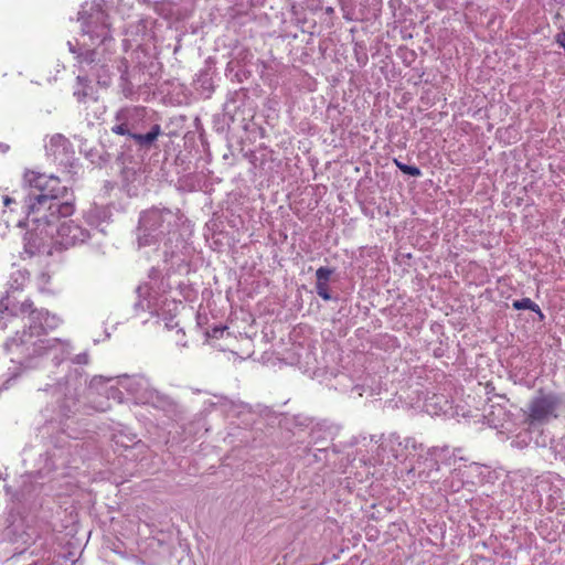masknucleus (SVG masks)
Returning <instances> with one entry per match:
<instances>
[{
    "label": "nucleus",
    "mask_w": 565,
    "mask_h": 565,
    "mask_svg": "<svg viewBox=\"0 0 565 565\" xmlns=\"http://www.w3.org/2000/svg\"><path fill=\"white\" fill-rule=\"evenodd\" d=\"M182 215L178 209L151 207L139 217L137 239L139 246L157 244V252L162 256L163 267L151 268L148 280L138 286L137 301L134 305L136 317L145 323L149 318L162 320L167 329L178 326L174 318L178 303L168 294L173 285L170 276L177 271H188L191 246L181 238L179 227Z\"/></svg>",
    "instance_id": "1"
},
{
    "label": "nucleus",
    "mask_w": 565,
    "mask_h": 565,
    "mask_svg": "<svg viewBox=\"0 0 565 565\" xmlns=\"http://www.w3.org/2000/svg\"><path fill=\"white\" fill-rule=\"evenodd\" d=\"M28 193L23 200L26 232L24 253L52 255L53 249L68 248L85 243L90 231L73 220L75 211L73 192L54 175L34 171L24 174Z\"/></svg>",
    "instance_id": "2"
},
{
    "label": "nucleus",
    "mask_w": 565,
    "mask_h": 565,
    "mask_svg": "<svg viewBox=\"0 0 565 565\" xmlns=\"http://www.w3.org/2000/svg\"><path fill=\"white\" fill-rule=\"evenodd\" d=\"M1 302V313L10 315L11 307H4ZM21 312L24 322L23 330L17 331L10 337L4 348L10 358L11 366L8 369V384L24 371L33 370L42 365L45 359H51L55 365L66 360L73 348L66 340L57 338H43L47 331L56 329L62 320L56 315L50 313L46 309H38L31 302L20 305L12 312Z\"/></svg>",
    "instance_id": "3"
},
{
    "label": "nucleus",
    "mask_w": 565,
    "mask_h": 565,
    "mask_svg": "<svg viewBox=\"0 0 565 565\" xmlns=\"http://www.w3.org/2000/svg\"><path fill=\"white\" fill-rule=\"evenodd\" d=\"M371 441L379 443V448L382 451L388 452L397 462L405 465V470L411 480L414 482L415 478L426 480L429 478V472H425V466L431 470H438V462L435 459V448H427L423 443L417 441L414 437H402L396 433H391L386 437L372 436Z\"/></svg>",
    "instance_id": "4"
},
{
    "label": "nucleus",
    "mask_w": 565,
    "mask_h": 565,
    "mask_svg": "<svg viewBox=\"0 0 565 565\" xmlns=\"http://www.w3.org/2000/svg\"><path fill=\"white\" fill-rule=\"evenodd\" d=\"M153 113L143 106H125L114 116L111 132L131 139L141 149H150L160 135L161 126L153 122Z\"/></svg>",
    "instance_id": "5"
},
{
    "label": "nucleus",
    "mask_w": 565,
    "mask_h": 565,
    "mask_svg": "<svg viewBox=\"0 0 565 565\" xmlns=\"http://www.w3.org/2000/svg\"><path fill=\"white\" fill-rule=\"evenodd\" d=\"M103 384H109L105 391L108 398L118 403L125 401V393L137 404H149L161 407L166 403V396L161 395L143 375H120L117 377L94 376L90 381L92 388H99Z\"/></svg>",
    "instance_id": "6"
},
{
    "label": "nucleus",
    "mask_w": 565,
    "mask_h": 565,
    "mask_svg": "<svg viewBox=\"0 0 565 565\" xmlns=\"http://www.w3.org/2000/svg\"><path fill=\"white\" fill-rule=\"evenodd\" d=\"M86 385V379L81 367L68 371L64 382L47 385L43 392L51 395L52 402L43 409L49 422H58L70 418L78 411V397Z\"/></svg>",
    "instance_id": "7"
},
{
    "label": "nucleus",
    "mask_w": 565,
    "mask_h": 565,
    "mask_svg": "<svg viewBox=\"0 0 565 565\" xmlns=\"http://www.w3.org/2000/svg\"><path fill=\"white\" fill-rule=\"evenodd\" d=\"M78 21L82 28V41L78 51L76 46L68 41L67 45L72 53L77 54L87 50H98L108 52L113 45L114 39L110 30L108 14L99 4H86L78 12Z\"/></svg>",
    "instance_id": "8"
},
{
    "label": "nucleus",
    "mask_w": 565,
    "mask_h": 565,
    "mask_svg": "<svg viewBox=\"0 0 565 565\" xmlns=\"http://www.w3.org/2000/svg\"><path fill=\"white\" fill-rule=\"evenodd\" d=\"M107 52L87 50L77 55L82 70L94 76L98 85L108 87L111 83L114 71L119 73V87L126 98L135 94V86L131 83L129 65L126 58L111 60Z\"/></svg>",
    "instance_id": "9"
},
{
    "label": "nucleus",
    "mask_w": 565,
    "mask_h": 565,
    "mask_svg": "<svg viewBox=\"0 0 565 565\" xmlns=\"http://www.w3.org/2000/svg\"><path fill=\"white\" fill-rule=\"evenodd\" d=\"M8 524L0 529V558L8 561L24 554L34 543V531L26 527L21 520H7Z\"/></svg>",
    "instance_id": "10"
},
{
    "label": "nucleus",
    "mask_w": 565,
    "mask_h": 565,
    "mask_svg": "<svg viewBox=\"0 0 565 565\" xmlns=\"http://www.w3.org/2000/svg\"><path fill=\"white\" fill-rule=\"evenodd\" d=\"M564 405L565 394L541 392L530 402L525 423L530 429H539L557 418Z\"/></svg>",
    "instance_id": "11"
},
{
    "label": "nucleus",
    "mask_w": 565,
    "mask_h": 565,
    "mask_svg": "<svg viewBox=\"0 0 565 565\" xmlns=\"http://www.w3.org/2000/svg\"><path fill=\"white\" fill-rule=\"evenodd\" d=\"M297 426L309 428V444L319 445L332 440L339 431V427L328 420H315L312 418L298 415L295 417Z\"/></svg>",
    "instance_id": "12"
},
{
    "label": "nucleus",
    "mask_w": 565,
    "mask_h": 565,
    "mask_svg": "<svg viewBox=\"0 0 565 565\" xmlns=\"http://www.w3.org/2000/svg\"><path fill=\"white\" fill-rule=\"evenodd\" d=\"M452 399L444 393L428 394L424 401V409L431 416L454 415Z\"/></svg>",
    "instance_id": "13"
},
{
    "label": "nucleus",
    "mask_w": 565,
    "mask_h": 565,
    "mask_svg": "<svg viewBox=\"0 0 565 565\" xmlns=\"http://www.w3.org/2000/svg\"><path fill=\"white\" fill-rule=\"evenodd\" d=\"M70 149V141L60 134L52 136L50 141L45 145L47 156L52 157L55 162L61 164L68 161Z\"/></svg>",
    "instance_id": "14"
},
{
    "label": "nucleus",
    "mask_w": 565,
    "mask_h": 565,
    "mask_svg": "<svg viewBox=\"0 0 565 565\" xmlns=\"http://www.w3.org/2000/svg\"><path fill=\"white\" fill-rule=\"evenodd\" d=\"M111 213L107 206L103 205H92L84 214L85 222L90 228L98 230L104 233L105 230L103 227L104 223H108L110 220Z\"/></svg>",
    "instance_id": "15"
},
{
    "label": "nucleus",
    "mask_w": 565,
    "mask_h": 565,
    "mask_svg": "<svg viewBox=\"0 0 565 565\" xmlns=\"http://www.w3.org/2000/svg\"><path fill=\"white\" fill-rule=\"evenodd\" d=\"M484 418L491 427L503 428L510 420V413L507 411L505 405L492 404L484 411Z\"/></svg>",
    "instance_id": "16"
},
{
    "label": "nucleus",
    "mask_w": 565,
    "mask_h": 565,
    "mask_svg": "<svg viewBox=\"0 0 565 565\" xmlns=\"http://www.w3.org/2000/svg\"><path fill=\"white\" fill-rule=\"evenodd\" d=\"M73 94L79 103H86L87 100H97L96 90L86 75L77 76L76 86L74 87Z\"/></svg>",
    "instance_id": "17"
},
{
    "label": "nucleus",
    "mask_w": 565,
    "mask_h": 565,
    "mask_svg": "<svg viewBox=\"0 0 565 565\" xmlns=\"http://www.w3.org/2000/svg\"><path fill=\"white\" fill-rule=\"evenodd\" d=\"M333 271L334 270L329 267H320L316 270V292L326 301L332 299L329 292V280Z\"/></svg>",
    "instance_id": "18"
},
{
    "label": "nucleus",
    "mask_w": 565,
    "mask_h": 565,
    "mask_svg": "<svg viewBox=\"0 0 565 565\" xmlns=\"http://www.w3.org/2000/svg\"><path fill=\"white\" fill-rule=\"evenodd\" d=\"M482 473V466L477 462H470L467 465H462L458 468H455V476H461L466 481V484L475 486L478 481H480V476Z\"/></svg>",
    "instance_id": "19"
},
{
    "label": "nucleus",
    "mask_w": 565,
    "mask_h": 565,
    "mask_svg": "<svg viewBox=\"0 0 565 565\" xmlns=\"http://www.w3.org/2000/svg\"><path fill=\"white\" fill-rule=\"evenodd\" d=\"M215 402H211V405L220 407L222 411L227 413L238 414L248 408V405L242 402H234L223 396H215Z\"/></svg>",
    "instance_id": "20"
},
{
    "label": "nucleus",
    "mask_w": 565,
    "mask_h": 565,
    "mask_svg": "<svg viewBox=\"0 0 565 565\" xmlns=\"http://www.w3.org/2000/svg\"><path fill=\"white\" fill-rule=\"evenodd\" d=\"M466 486V481L461 476H455V469L450 475L443 481V488L446 491L458 492Z\"/></svg>",
    "instance_id": "21"
},
{
    "label": "nucleus",
    "mask_w": 565,
    "mask_h": 565,
    "mask_svg": "<svg viewBox=\"0 0 565 565\" xmlns=\"http://www.w3.org/2000/svg\"><path fill=\"white\" fill-rule=\"evenodd\" d=\"M33 478L34 476L32 473L22 476V486L20 490L14 494L17 495L18 499H24L32 494V492L34 491Z\"/></svg>",
    "instance_id": "22"
},
{
    "label": "nucleus",
    "mask_w": 565,
    "mask_h": 565,
    "mask_svg": "<svg viewBox=\"0 0 565 565\" xmlns=\"http://www.w3.org/2000/svg\"><path fill=\"white\" fill-rule=\"evenodd\" d=\"M394 163L398 168L399 171H402L403 173H405L407 175L415 177V178L422 175L420 169L416 166H409V164L403 163L398 159H394Z\"/></svg>",
    "instance_id": "23"
},
{
    "label": "nucleus",
    "mask_w": 565,
    "mask_h": 565,
    "mask_svg": "<svg viewBox=\"0 0 565 565\" xmlns=\"http://www.w3.org/2000/svg\"><path fill=\"white\" fill-rule=\"evenodd\" d=\"M512 307L515 310H531L532 311V310H535V308H537V303L532 301L530 298H522V299L514 300L512 302Z\"/></svg>",
    "instance_id": "24"
},
{
    "label": "nucleus",
    "mask_w": 565,
    "mask_h": 565,
    "mask_svg": "<svg viewBox=\"0 0 565 565\" xmlns=\"http://www.w3.org/2000/svg\"><path fill=\"white\" fill-rule=\"evenodd\" d=\"M88 361H89V356L86 352L79 353V354L75 355V358L73 359V363H75L77 365L87 364Z\"/></svg>",
    "instance_id": "25"
},
{
    "label": "nucleus",
    "mask_w": 565,
    "mask_h": 565,
    "mask_svg": "<svg viewBox=\"0 0 565 565\" xmlns=\"http://www.w3.org/2000/svg\"><path fill=\"white\" fill-rule=\"evenodd\" d=\"M555 452L565 460V437L555 446Z\"/></svg>",
    "instance_id": "26"
},
{
    "label": "nucleus",
    "mask_w": 565,
    "mask_h": 565,
    "mask_svg": "<svg viewBox=\"0 0 565 565\" xmlns=\"http://www.w3.org/2000/svg\"><path fill=\"white\" fill-rule=\"evenodd\" d=\"M50 276L46 273H41L38 277V286L41 290H43L44 286L49 284Z\"/></svg>",
    "instance_id": "27"
},
{
    "label": "nucleus",
    "mask_w": 565,
    "mask_h": 565,
    "mask_svg": "<svg viewBox=\"0 0 565 565\" xmlns=\"http://www.w3.org/2000/svg\"><path fill=\"white\" fill-rule=\"evenodd\" d=\"M532 311L537 315L540 321H543L545 319V315L542 312V310L539 306H537V308H535V310H532Z\"/></svg>",
    "instance_id": "28"
},
{
    "label": "nucleus",
    "mask_w": 565,
    "mask_h": 565,
    "mask_svg": "<svg viewBox=\"0 0 565 565\" xmlns=\"http://www.w3.org/2000/svg\"><path fill=\"white\" fill-rule=\"evenodd\" d=\"M11 203H15V200L10 198V196H8V195L3 196V204H4V206H9Z\"/></svg>",
    "instance_id": "29"
},
{
    "label": "nucleus",
    "mask_w": 565,
    "mask_h": 565,
    "mask_svg": "<svg viewBox=\"0 0 565 565\" xmlns=\"http://www.w3.org/2000/svg\"><path fill=\"white\" fill-rule=\"evenodd\" d=\"M223 331H224V329L215 328V329L213 330V337H214V338H217V337H218V334H222V333H223Z\"/></svg>",
    "instance_id": "30"
},
{
    "label": "nucleus",
    "mask_w": 565,
    "mask_h": 565,
    "mask_svg": "<svg viewBox=\"0 0 565 565\" xmlns=\"http://www.w3.org/2000/svg\"><path fill=\"white\" fill-rule=\"evenodd\" d=\"M319 451H322V450H326V447H318L317 448Z\"/></svg>",
    "instance_id": "31"
}]
</instances>
